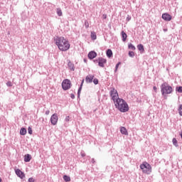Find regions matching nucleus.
<instances>
[{
	"instance_id": "15",
	"label": "nucleus",
	"mask_w": 182,
	"mask_h": 182,
	"mask_svg": "<svg viewBox=\"0 0 182 182\" xmlns=\"http://www.w3.org/2000/svg\"><path fill=\"white\" fill-rule=\"evenodd\" d=\"M138 50L141 52V53H143L144 52V46L143 44H139L137 46Z\"/></svg>"
},
{
	"instance_id": "1",
	"label": "nucleus",
	"mask_w": 182,
	"mask_h": 182,
	"mask_svg": "<svg viewBox=\"0 0 182 182\" xmlns=\"http://www.w3.org/2000/svg\"><path fill=\"white\" fill-rule=\"evenodd\" d=\"M56 46L61 52H66L70 49V43L69 41L66 40L64 37H56L55 39Z\"/></svg>"
},
{
	"instance_id": "3",
	"label": "nucleus",
	"mask_w": 182,
	"mask_h": 182,
	"mask_svg": "<svg viewBox=\"0 0 182 182\" xmlns=\"http://www.w3.org/2000/svg\"><path fill=\"white\" fill-rule=\"evenodd\" d=\"M161 92L163 96L166 95H170L173 92V87L168 85L167 82H164L161 85Z\"/></svg>"
},
{
	"instance_id": "14",
	"label": "nucleus",
	"mask_w": 182,
	"mask_h": 182,
	"mask_svg": "<svg viewBox=\"0 0 182 182\" xmlns=\"http://www.w3.org/2000/svg\"><path fill=\"white\" fill-rule=\"evenodd\" d=\"M32 159V157H31L30 154H26L24 156V161L26 163H28V161H31V159Z\"/></svg>"
},
{
	"instance_id": "9",
	"label": "nucleus",
	"mask_w": 182,
	"mask_h": 182,
	"mask_svg": "<svg viewBox=\"0 0 182 182\" xmlns=\"http://www.w3.org/2000/svg\"><path fill=\"white\" fill-rule=\"evenodd\" d=\"M15 173L20 178H25V173H23L21 169H16Z\"/></svg>"
},
{
	"instance_id": "20",
	"label": "nucleus",
	"mask_w": 182,
	"mask_h": 182,
	"mask_svg": "<svg viewBox=\"0 0 182 182\" xmlns=\"http://www.w3.org/2000/svg\"><path fill=\"white\" fill-rule=\"evenodd\" d=\"M97 36H96V33L95 32H91V39H92V41H95V39H97Z\"/></svg>"
},
{
	"instance_id": "16",
	"label": "nucleus",
	"mask_w": 182,
	"mask_h": 182,
	"mask_svg": "<svg viewBox=\"0 0 182 182\" xmlns=\"http://www.w3.org/2000/svg\"><path fill=\"white\" fill-rule=\"evenodd\" d=\"M107 58H112V56H113V52L112 51V50H110V49H108L107 50Z\"/></svg>"
},
{
	"instance_id": "37",
	"label": "nucleus",
	"mask_w": 182,
	"mask_h": 182,
	"mask_svg": "<svg viewBox=\"0 0 182 182\" xmlns=\"http://www.w3.org/2000/svg\"><path fill=\"white\" fill-rule=\"evenodd\" d=\"M50 113V111H49V110H47L46 112V114L48 116L49 114Z\"/></svg>"
},
{
	"instance_id": "18",
	"label": "nucleus",
	"mask_w": 182,
	"mask_h": 182,
	"mask_svg": "<svg viewBox=\"0 0 182 182\" xmlns=\"http://www.w3.org/2000/svg\"><path fill=\"white\" fill-rule=\"evenodd\" d=\"M20 134H21V136H25V134H26V129L21 128L20 129Z\"/></svg>"
},
{
	"instance_id": "34",
	"label": "nucleus",
	"mask_w": 182,
	"mask_h": 182,
	"mask_svg": "<svg viewBox=\"0 0 182 182\" xmlns=\"http://www.w3.org/2000/svg\"><path fill=\"white\" fill-rule=\"evenodd\" d=\"M70 120V116H67L65 119V122H69Z\"/></svg>"
},
{
	"instance_id": "27",
	"label": "nucleus",
	"mask_w": 182,
	"mask_h": 182,
	"mask_svg": "<svg viewBox=\"0 0 182 182\" xmlns=\"http://www.w3.org/2000/svg\"><path fill=\"white\" fill-rule=\"evenodd\" d=\"M176 92H178V93H182V87H177Z\"/></svg>"
},
{
	"instance_id": "36",
	"label": "nucleus",
	"mask_w": 182,
	"mask_h": 182,
	"mask_svg": "<svg viewBox=\"0 0 182 182\" xmlns=\"http://www.w3.org/2000/svg\"><path fill=\"white\" fill-rule=\"evenodd\" d=\"M153 89H154V92H157V87L154 86L153 87Z\"/></svg>"
},
{
	"instance_id": "4",
	"label": "nucleus",
	"mask_w": 182,
	"mask_h": 182,
	"mask_svg": "<svg viewBox=\"0 0 182 182\" xmlns=\"http://www.w3.org/2000/svg\"><path fill=\"white\" fill-rule=\"evenodd\" d=\"M140 168L144 174H150L151 173V166L147 162H143L140 165Z\"/></svg>"
},
{
	"instance_id": "35",
	"label": "nucleus",
	"mask_w": 182,
	"mask_h": 182,
	"mask_svg": "<svg viewBox=\"0 0 182 182\" xmlns=\"http://www.w3.org/2000/svg\"><path fill=\"white\" fill-rule=\"evenodd\" d=\"M28 181L29 182H35V179H33V178H28Z\"/></svg>"
},
{
	"instance_id": "31",
	"label": "nucleus",
	"mask_w": 182,
	"mask_h": 182,
	"mask_svg": "<svg viewBox=\"0 0 182 182\" xmlns=\"http://www.w3.org/2000/svg\"><path fill=\"white\" fill-rule=\"evenodd\" d=\"M93 83H95V85H97L99 83V80H97V78H95L93 80Z\"/></svg>"
},
{
	"instance_id": "11",
	"label": "nucleus",
	"mask_w": 182,
	"mask_h": 182,
	"mask_svg": "<svg viewBox=\"0 0 182 182\" xmlns=\"http://www.w3.org/2000/svg\"><path fill=\"white\" fill-rule=\"evenodd\" d=\"M93 79H95V75H89L85 78V82L87 83H92L93 82Z\"/></svg>"
},
{
	"instance_id": "23",
	"label": "nucleus",
	"mask_w": 182,
	"mask_h": 182,
	"mask_svg": "<svg viewBox=\"0 0 182 182\" xmlns=\"http://www.w3.org/2000/svg\"><path fill=\"white\" fill-rule=\"evenodd\" d=\"M63 180H65L66 182L70 181V176H67V175H65V176H63Z\"/></svg>"
},
{
	"instance_id": "2",
	"label": "nucleus",
	"mask_w": 182,
	"mask_h": 182,
	"mask_svg": "<svg viewBox=\"0 0 182 182\" xmlns=\"http://www.w3.org/2000/svg\"><path fill=\"white\" fill-rule=\"evenodd\" d=\"M114 105L116 109H118V110H119V112H122V113H126V112H129V105L124 101V100L122 98L117 100L114 102Z\"/></svg>"
},
{
	"instance_id": "7",
	"label": "nucleus",
	"mask_w": 182,
	"mask_h": 182,
	"mask_svg": "<svg viewBox=\"0 0 182 182\" xmlns=\"http://www.w3.org/2000/svg\"><path fill=\"white\" fill-rule=\"evenodd\" d=\"M59 120V117H58V114H53L50 117V123L53 126H56L58 124V121Z\"/></svg>"
},
{
	"instance_id": "8",
	"label": "nucleus",
	"mask_w": 182,
	"mask_h": 182,
	"mask_svg": "<svg viewBox=\"0 0 182 182\" xmlns=\"http://www.w3.org/2000/svg\"><path fill=\"white\" fill-rule=\"evenodd\" d=\"M171 18H172L171 15H170L167 13L162 14V19H164V21H166L169 22V21H171Z\"/></svg>"
},
{
	"instance_id": "33",
	"label": "nucleus",
	"mask_w": 182,
	"mask_h": 182,
	"mask_svg": "<svg viewBox=\"0 0 182 182\" xmlns=\"http://www.w3.org/2000/svg\"><path fill=\"white\" fill-rule=\"evenodd\" d=\"M28 132L29 134H32V132H33L32 128L28 127Z\"/></svg>"
},
{
	"instance_id": "10",
	"label": "nucleus",
	"mask_w": 182,
	"mask_h": 182,
	"mask_svg": "<svg viewBox=\"0 0 182 182\" xmlns=\"http://www.w3.org/2000/svg\"><path fill=\"white\" fill-rule=\"evenodd\" d=\"M107 60L105 58H100L98 59V65L100 68H105V64L106 63Z\"/></svg>"
},
{
	"instance_id": "26",
	"label": "nucleus",
	"mask_w": 182,
	"mask_h": 182,
	"mask_svg": "<svg viewBox=\"0 0 182 182\" xmlns=\"http://www.w3.org/2000/svg\"><path fill=\"white\" fill-rule=\"evenodd\" d=\"M85 26L86 29L89 28V21H87V20L85 21Z\"/></svg>"
},
{
	"instance_id": "12",
	"label": "nucleus",
	"mask_w": 182,
	"mask_h": 182,
	"mask_svg": "<svg viewBox=\"0 0 182 182\" xmlns=\"http://www.w3.org/2000/svg\"><path fill=\"white\" fill-rule=\"evenodd\" d=\"M97 56V53L95 51H91L88 53V58L89 59H95Z\"/></svg>"
},
{
	"instance_id": "6",
	"label": "nucleus",
	"mask_w": 182,
	"mask_h": 182,
	"mask_svg": "<svg viewBox=\"0 0 182 182\" xmlns=\"http://www.w3.org/2000/svg\"><path fill=\"white\" fill-rule=\"evenodd\" d=\"M72 87V82L69 79H65L62 82V88L63 90H69Z\"/></svg>"
},
{
	"instance_id": "19",
	"label": "nucleus",
	"mask_w": 182,
	"mask_h": 182,
	"mask_svg": "<svg viewBox=\"0 0 182 182\" xmlns=\"http://www.w3.org/2000/svg\"><path fill=\"white\" fill-rule=\"evenodd\" d=\"M68 67L70 68V70H75V65L71 62H68Z\"/></svg>"
},
{
	"instance_id": "21",
	"label": "nucleus",
	"mask_w": 182,
	"mask_h": 182,
	"mask_svg": "<svg viewBox=\"0 0 182 182\" xmlns=\"http://www.w3.org/2000/svg\"><path fill=\"white\" fill-rule=\"evenodd\" d=\"M56 12H57V15L58 16H62L63 13H62V9H60V8L56 9Z\"/></svg>"
},
{
	"instance_id": "24",
	"label": "nucleus",
	"mask_w": 182,
	"mask_h": 182,
	"mask_svg": "<svg viewBox=\"0 0 182 182\" xmlns=\"http://www.w3.org/2000/svg\"><path fill=\"white\" fill-rule=\"evenodd\" d=\"M172 141H173V144H174L176 146V147H178V144L177 139L176 138H173Z\"/></svg>"
},
{
	"instance_id": "38",
	"label": "nucleus",
	"mask_w": 182,
	"mask_h": 182,
	"mask_svg": "<svg viewBox=\"0 0 182 182\" xmlns=\"http://www.w3.org/2000/svg\"><path fill=\"white\" fill-rule=\"evenodd\" d=\"M71 99H75V95L71 94Z\"/></svg>"
},
{
	"instance_id": "17",
	"label": "nucleus",
	"mask_w": 182,
	"mask_h": 182,
	"mask_svg": "<svg viewBox=\"0 0 182 182\" xmlns=\"http://www.w3.org/2000/svg\"><path fill=\"white\" fill-rule=\"evenodd\" d=\"M122 41L124 42H126V40L127 39V34H126L124 31H122Z\"/></svg>"
},
{
	"instance_id": "25",
	"label": "nucleus",
	"mask_w": 182,
	"mask_h": 182,
	"mask_svg": "<svg viewBox=\"0 0 182 182\" xmlns=\"http://www.w3.org/2000/svg\"><path fill=\"white\" fill-rule=\"evenodd\" d=\"M129 56L130 58H134V52H133V51H129Z\"/></svg>"
},
{
	"instance_id": "28",
	"label": "nucleus",
	"mask_w": 182,
	"mask_h": 182,
	"mask_svg": "<svg viewBox=\"0 0 182 182\" xmlns=\"http://www.w3.org/2000/svg\"><path fill=\"white\" fill-rule=\"evenodd\" d=\"M84 82H85V80H82L80 87L78 90V95L80 93V90H82V86H83Z\"/></svg>"
},
{
	"instance_id": "22",
	"label": "nucleus",
	"mask_w": 182,
	"mask_h": 182,
	"mask_svg": "<svg viewBox=\"0 0 182 182\" xmlns=\"http://www.w3.org/2000/svg\"><path fill=\"white\" fill-rule=\"evenodd\" d=\"M128 48L129 49H132V50H136V47L132 43L128 45Z\"/></svg>"
},
{
	"instance_id": "5",
	"label": "nucleus",
	"mask_w": 182,
	"mask_h": 182,
	"mask_svg": "<svg viewBox=\"0 0 182 182\" xmlns=\"http://www.w3.org/2000/svg\"><path fill=\"white\" fill-rule=\"evenodd\" d=\"M109 96L113 100L114 103L117 101L119 100V92H117V90L114 89V87H112L110 91H109Z\"/></svg>"
},
{
	"instance_id": "32",
	"label": "nucleus",
	"mask_w": 182,
	"mask_h": 182,
	"mask_svg": "<svg viewBox=\"0 0 182 182\" xmlns=\"http://www.w3.org/2000/svg\"><path fill=\"white\" fill-rule=\"evenodd\" d=\"M120 65H121V63H120V62H119V63H118L116 65L115 72H117V69H119V66H120Z\"/></svg>"
},
{
	"instance_id": "29",
	"label": "nucleus",
	"mask_w": 182,
	"mask_h": 182,
	"mask_svg": "<svg viewBox=\"0 0 182 182\" xmlns=\"http://www.w3.org/2000/svg\"><path fill=\"white\" fill-rule=\"evenodd\" d=\"M178 112H179L180 116H182V105L179 106Z\"/></svg>"
},
{
	"instance_id": "39",
	"label": "nucleus",
	"mask_w": 182,
	"mask_h": 182,
	"mask_svg": "<svg viewBox=\"0 0 182 182\" xmlns=\"http://www.w3.org/2000/svg\"><path fill=\"white\" fill-rule=\"evenodd\" d=\"M106 18H107V15H103V19H106Z\"/></svg>"
},
{
	"instance_id": "40",
	"label": "nucleus",
	"mask_w": 182,
	"mask_h": 182,
	"mask_svg": "<svg viewBox=\"0 0 182 182\" xmlns=\"http://www.w3.org/2000/svg\"><path fill=\"white\" fill-rule=\"evenodd\" d=\"M0 182H2V179L0 178Z\"/></svg>"
},
{
	"instance_id": "30",
	"label": "nucleus",
	"mask_w": 182,
	"mask_h": 182,
	"mask_svg": "<svg viewBox=\"0 0 182 182\" xmlns=\"http://www.w3.org/2000/svg\"><path fill=\"white\" fill-rule=\"evenodd\" d=\"M6 86H8L9 87H12V82L11 81H9L6 82Z\"/></svg>"
},
{
	"instance_id": "13",
	"label": "nucleus",
	"mask_w": 182,
	"mask_h": 182,
	"mask_svg": "<svg viewBox=\"0 0 182 182\" xmlns=\"http://www.w3.org/2000/svg\"><path fill=\"white\" fill-rule=\"evenodd\" d=\"M120 132L122 134H124L125 136H129V132H127V129H126V127H121Z\"/></svg>"
}]
</instances>
